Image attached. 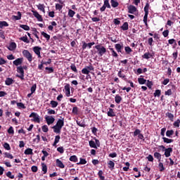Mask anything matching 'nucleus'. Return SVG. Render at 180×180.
I'll list each match as a JSON object with an SVG mask.
<instances>
[{
  "label": "nucleus",
  "mask_w": 180,
  "mask_h": 180,
  "mask_svg": "<svg viewBox=\"0 0 180 180\" xmlns=\"http://www.w3.org/2000/svg\"><path fill=\"white\" fill-rule=\"evenodd\" d=\"M65 94L66 96H68V97L71 96V90H70V84H67L65 86Z\"/></svg>",
  "instance_id": "nucleus-13"
},
{
  "label": "nucleus",
  "mask_w": 180,
  "mask_h": 180,
  "mask_svg": "<svg viewBox=\"0 0 180 180\" xmlns=\"http://www.w3.org/2000/svg\"><path fill=\"white\" fill-rule=\"evenodd\" d=\"M109 49L112 53V57H119V55H117V53L115 51V49L113 48H109Z\"/></svg>",
  "instance_id": "nucleus-44"
},
{
  "label": "nucleus",
  "mask_w": 180,
  "mask_h": 180,
  "mask_svg": "<svg viewBox=\"0 0 180 180\" xmlns=\"http://www.w3.org/2000/svg\"><path fill=\"white\" fill-rule=\"evenodd\" d=\"M138 82L140 84V85H144L146 82H147V80L143 77L138 78Z\"/></svg>",
  "instance_id": "nucleus-30"
},
{
  "label": "nucleus",
  "mask_w": 180,
  "mask_h": 180,
  "mask_svg": "<svg viewBox=\"0 0 180 180\" xmlns=\"http://www.w3.org/2000/svg\"><path fill=\"white\" fill-rule=\"evenodd\" d=\"M115 49L117 50V53H122V50H123V44H116L115 45Z\"/></svg>",
  "instance_id": "nucleus-15"
},
{
  "label": "nucleus",
  "mask_w": 180,
  "mask_h": 180,
  "mask_svg": "<svg viewBox=\"0 0 180 180\" xmlns=\"http://www.w3.org/2000/svg\"><path fill=\"white\" fill-rule=\"evenodd\" d=\"M122 96H120L119 94H117L115 97V101L116 103L119 104L120 102H122Z\"/></svg>",
  "instance_id": "nucleus-28"
},
{
  "label": "nucleus",
  "mask_w": 180,
  "mask_h": 180,
  "mask_svg": "<svg viewBox=\"0 0 180 180\" xmlns=\"http://www.w3.org/2000/svg\"><path fill=\"white\" fill-rule=\"evenodd\" d=\"M121 29L122 30H124V32L126 30H129V22H124L122 26H121Z\"/></svg>",
  "instance_id": "nucleus-23"
},
{
  "label": "nucleus",
  "mask_w": 180,
  "mask_h": 180,
  "mask_svg": "<svg viewBox=\"0 0 180 180\" xmlns=\"http://www.w3.org/2000/svg\"><path fill=\"white\" fill-rule=\"evenodd\" d=\"M41 167L43 174H47V165H46L45 163H41Z\"/></svg>",
  "instance_id": "nucleus-34"
},
{
  "label": "nucleus",
  "mask_w": 180,
  "mask_h": 180,
  "mask_svg": "<svg viewBox=\"0 0 180 180\" xmlns=\"http://www.w3.org/2000/svg\"><path fill=\"white\" fill-rule=\"evenodd\" d=\"M74 15H75V11L70 9L68 11V15L70 16V18H74Z\"/></svg>",
  "instance_id": "nucleus-55"
},
{
  "label": "nucleus",
  "mask_w": 180,
  "mask_h": 180,
  "mask_svg": "<svg viewBox=\"0 0 180 180\" xmlns=\"http://www.w3.org/2000/svg\"><path fill=\"white\" fill-rule=\"evenodd\" d=\"M169 34V30H165L163 32H162V35L165 37H168V35Z\"/></svg>",
  "instance_id": "nucleus-64"
},
{
  "label": "nucleus",
  "mask_w": 180,
  "mask_h": 180,
  "mask_svg": "<svg viewBox=\"0 0 180 180\" xmlns=\"http://www.w3.org/2000/svg\"><path fill=\"white\" fill-rule=\"evenodd\" d=\"M128 13H131V15H139V10L134 5H129L128 6Z\"/></svg>",
  "instance_id": "nucleus-6"
},
{
  "label": "nucleus",
  "mask_w": 180,
  "mask_h": 180,
  "mask_svg": "<svg viewBox=\"0 0 180 180\" xmlns=\"http://www.w3.org/2000/svg\"><path fill=\"white\" fill-rule=\"evenodd\" d=\"M141 133V131L139 129H136L134 131V137H136V136H139Z\"/></svg>",
  "instance_id": "nucleus-60"
},
{
  "label": "nucleus",
  "mask_w": 180,
  "mask_h": 180,
  "mask_svg": "<svg viewBox=\"0 0 180 180\" xmlns=\"http://www.w3.org/2000/svg\"><path fill=\"white\" fill-rule=\"evenodd\" d=\"M24 153L25 155H33V149L28 148L25 150Z\"/></svg>",
  "instance_id": "nucleus-22"
},
{
  "label": "nucleus",
  "mask_w": 180,
  "mask_h": 180,
  "mask_svg": "<svg viewBox=\"0 0 180 180\" xmlns=\"http://www.w3.org/2000/svg\"><path fill=\"white\" fill-rule=\"evenodd\" d=\"M8 49L10 51H13L14 50H16V43L11 42L9 46H8Z\"/></svg>",
  "instance_id": "nucleus-16"
},
{
  "label": "nucleus",
  "mask_w": 180,
  "mask_h": 180,
  "mask_svg": "<svg viewBox=\"0 0 180 180\" xmlns=\"http://www.w3.org/2000/svg\"><path fill=\"white\" fill-rule=\"evenodd\" d=\"M17 72L20 75H16L17 78H20L22 81L25 79V70H23V68L22 66L17 68Z\"/></svg>",
  "instance_id": "nucleus-5"
},
{
  "label": "nucleus",
  "mask_w": 180,
  "mask_h": 180,
  "mask_svg": "<svg viewBox=\"0 0 180 180\" xmlns=\"http://www.w3.org/2000/svg\"><path fill=\"white\" fill-rule=\"evenodd\" d=\"M17 15H13V19L15 20H20V19H22V13H20V11H18Z\"/></svg>",
  "instance_id": "nucleus-24"
},
{
  "label": "nucleus",
  "mask_w": 180,
  "mask_h": 180,
  "mask_svg": "<svg viewBox=\"0 0 180 180\" xmlns=\"http://www.w3.org/2000/svg\"><path fill=\"white\" fill-rule=\"evenodd\" d=\"M45 120L49 126H50V124H53V123H54V122H56V119L53 116H47L46 115L45 117Z\"/></svg>",
  "instance_id": "nucleus-10"
},
{
  "label": "nucleus",
  "mask_w": 180,
  "mask_h": 180,
  "mask_svg": "<svg viewBox=\"0 0 180 180\" xmlns=\"http://www.w3.org/2000/svg\"><path fill=\"white\" fill-rule=\"evenodd\" d=\"M45 70H46L48 71V74H51V73L54 72V69H53V68L46 67L45 68Z\"/></svg>",
  "instance_id": "nucleus-61"
},
{
  "label": "nucleus",
  "mask_w": 180,
  "mask_h": 180,
  "mask_svg": "<svg viewBox=\"0 0 180 180\" xmlns=\"http://www.w3.org/2000/svg\"><path fill=\"white\" fill-rule=\"evenodd\" d=\"M153 43H154V39H153V37H150L148 39V44L150 46L153 47V46H154V44H153Z\"/></svg>",
  "instance_id": "nucleus-47"
},
{
  "label": "nucleus",
  "mask_w": 180,
  "mask_h": 180,
  "mask_svg": "<svg viewBox=\"0 0 180 180\" xmlns=\"http://www.w3.org/2000/svg\"><path fill=\"white\" fill-rule=\"evenodd\" d=\"M64 126V118L59 119L56 124L52 127V129H53V132L56 133V134H60L61 133V129H63V127Z\"/></svg>",
  "instance_id": "nucleus-1"
},
{
  "label": "nucleus",
  "mask_w": 180,
  "mask_h": 180,
  "mask_svg": "<svg viewBox=\"0 0 180 180\" xmlns=\"http://www.w3.org/2000/svg\"><path fill=\"white\" fill-rule=\"evenodd\" d=\"M20 40H21V41H24V43H30L29 39H27V36H25L22 37L20 38Z\"/></svg>",
  "instance_id": "nucleus-50"
},
{
  "label": "nucleus",
  "mask_w": 180,
  "mask_h": 180,
  "mask_svg": "<svg viewBox=\"0 0 180 180\" xmlns=\"http://www.w3.org/2000/svg\"><path fill=\"white\" fill-rule=\"evenodd\" d=\"M118 77L120 78H122V79H124V81H127V79L126 78V75L122 72V70H120L118 72Z\"/></svg>",
  "instance_id": "nucleus-33"
},
{
  "label": "nucleus",
  "mask_w": 180,
  "mask_h": 180,
  "mask_svg": "<svg viewBox=\"0 0 180 180\" xmlns=\"http://www.w3.org/2000/svg\"><path fill=\"white\" fill-rule=\"evenodd\" d=\"M32 12L34 18H37L39 22H43V17H41V15L39 14V12L37 11H32Z\"/></svg>",
  "instance_id": "nucleus-12"
},
{
  "label": "nucleus",
  "mask_w": 180,
  "mask_h": 180,
  "mask_svg": "<svg viewBox=\"0 0 180 180\" xmlns=\"http://www.w3.org/2000/svg\"><path fill=\"white\" fill-rule=\"evenodd\" d=\"M158 167L160 172H162V171H165V167H164V164L162 162H159Z\"/></svg>",
  "instance_id": "nucleus-46"
},
{
  "label": "nucleus",
  "mask_w": 180,
  "mask_h": 180,
  "mask_svg": "<svg viewBox=\"0 0 180 180\" xmlns=\"http://www.w3.org/2000/svg\"><path fill=\"white\" fill-rule=\"evenodd\" d=\"M164 143H166V144H171V143H174V139H168L167 137H162V138Z\"/></svg>",
  "instance_id": "nucleus-21"
},
{
  "label": "nucleus",
  "mask_w": 180,
  "mask_h": 180,
  "mask_svg": "<svg viewBox=\"0 0 180 180\" xmlns=\"http://www.w3.org/2000/svg\"><path fill=\"white\" fill-rule=\"evenodd\" d=\"M82 44H83L82 46V50H85L86 47H89V49H92V46L95 45V43L94 41L88 44H86V42L85 41H83Z\"/></svg>",
  "instance_id": "nucleus-11"
},
{
  "label": "nucleus",
  "mask_w": 180,
  "mask_h": 180,
  "mask_svg": "<svg viewBox=\"0 0 180 180\" xmlns=\"http://www.w3.org/2000/svg\"><path fill=\"white\" fill-rule=\"evenodd\" d=\"M23 56L27 58L29 63H32L33 61V56H32V53L28 50H24L22 51Z\"/></svg>",
  "instance_id": "nucleus-7"
},
{
  "label": "nucleus",
  "mask_w": 180,
  "mask_h": 180,
  "mask_svg": "<svg viewBox=\"0 0 180 180\" xmlns=\"http://www.w3.org/2000/svg\"><path fill=\"white\" fill-rule=\"evenodd\" d=\"M148 9H150V4L146 3L144 7L145 15L143 16V23L146 27H148V24L147 23V19L148 18Z\"/></svg>",
  "instance_id": "nucleus-2"
},
{
  "label": "nucleus",
  "mask_w": 180,
  "mask_h": 180,
  "mask_svg": "<svg viewBox=\"0 0 180 180\" xmlns=\"http://www.w3.org/2000/svg\"><path fill=\"white\" fill-rule=\"evenodd\" d=\"M37 88V85H36V84H33L30 89L31 93L34 94V92H36Z\"/></svg>",
  "instance_id": "nucleus-52"
},
{
  "label": "nucleus",
  "mask_w": 180,
  "mask_h": 180,
  "mask_svg": "<svg viewBox=\"0 0 180 180\" xmlns=\"http://www.w3.org/2000/svg\"><path fill=\"white\" fill-rule=\"evenodd\" d=\"M94 48L97 50V53L99 57H102V56L106 53V48L101 44L95 46Z\"/></svg>",
  "instance_id": "nucleus-3"
},
{
  "label": "nucleus",
  "mask_w": 180,
  "mask_h": 180,
  "mask_svg": "<svg viewBox=\"0 0 180 180\" xmlns=\"http://www.w3.org/2000/svg\"><path fill=\"white\" fill-rule=\"evenodd\" d=\"M103 5L105 8H108V9H110V4H109V0H105Z\"/></svg>",
  "instance_id": "nucleus-56"
},
{
  "label": "nucleus",
  "mask_w": 180,
  "mask_h": 180,
  "mask_svg": "<svg viewBox=\"0 0 180 180\" xmlns=\"http://www.w3.org/2000/svg\"><path fill=\"white\" fill-rule=\"evenodd\" d=\"M13 82H15V80H13V79L11 78V77L6 78V81H5V84L8 86H9L10 85H12V84H13Z\"/></svg>",
  "instance_id": "nucleus-17"
},
{
  "label": "nucleus",
  "mask_w": 180,
  "mask_h": 180,
  "mask_svg": "<svg viewBox=\"0 0 180 180\" xmlns=\"http://www.w3.org/2000/svg\"><path fill=\"white\" fill-rule=\"evenodd\" d=\"M173 126H174V127H179V126H180V120H179V119L176 120V121H175V122L173 123Z\"/></svg>",
  "instance_id": "nucleus-54"
},
{
  "label": "nucleus",
  "mask_w": 180,
  "mask_h": 180,
  "mask_svg": "<svg viewBox=\"0 0 180 180\" xmlns=\"http://www.w3.org/2000/svg\"><path fill=\"white\" fill-rule=\"evenodd\" d=\"M4 148L6 150H11V145H9V143H5L4 144Z\"/></svg>",
  "instance_id": "nucleus-62"
},
{
  "label": "nucleus",
  "mask_w": 180,
  "mask_h": 180,
  "mask_svg": "<svg viewBox=\"0 0 180 180\" xmlns=\"http://www.w3.org/2000/svg\"><path fill=\"white\" fill-rule=\"evenodd\" d=\"M51 108H57V106H58V102L56 101H51L50 103Z\"/></svg>",
  "instance_id": "nucleus-43"
},
{
  "label": "nucleus",
  "mask_w": 180,
  "mask_h": 180,
  "mask_svg": "<svg viewBox=\"0 0 180 180\" xmlns=\"http://www.w3.org/2000/svg\"><path fill=\"white\" fill-rule=\"evenodd\" d=\"M98 178H100L101 180H105V176H103V172L102 170H100L98 172Z\"/></svg>",
  "instance_id": "nucleus-38"
},
{
  "label": "nucleus",
  "mask_w": 180,
  "mask_h": 180,
  "mask_svg": "<svg viewBox=\"0 0 180 180\" xmlns=\"http://www.w3.org/2000/svg\"><path fill=\"white\" fill-rule=\"evenodd\" d=\"M107 115L109 116V117H115V116H116V113H115L112 108H109V111L108 112Z\"/></svg>",
  "instance_id": "nucleus-20"
},
{
  "label": "nucleus",
  "mask_w": 180,
  "mask_h": 180,
  "mask_svg": "<svg viewBox=\"0 0 180 180\" xmlns=\"http://www.w3.org/2000/svg\"><path fill=\"white\" fill-rule=\"evenodd\" d=\"M41 36H43L44 37L46 38L47 41H49V40H50V34H49L44 32H41Z\"/></svg>",
  "instance_id": "nucleus-36"
},
{
  "label": "nucleus",
  "mask_w": 180,
  "mask_h": 180,
  "mask_svg": "<svg viewBox=\"0 0 180 180\" xmlns=\"http://www.w3.org/2000/svg\"><path fill=\"white\" fill-rule=\"evenodd\" d=\"M79 160H80L79 162L77 163V165H85V164H86V160L82 158H80Z\"/></svg>",
  "instance_id": "nucleus-40"
},
{
  "label": "nucleus",
  "mask_w": 180,
  "mask_h": 180,
  "mask_svg": "<svg viewBox=\"0 0 180 180\" xmlns=\"http://www.w3.org/2000/svg\"><path fill=\"white\" fill-rule=\"evenodd\" d=\"M153 95H154L155 97H157V96L160 97V96H161V90H160V89L155 90V91L153 94Z\"/></svg>",
  "instance_id": "nucleus-49"
},
{
  "label": "nucleus",
  "mask_w": 180,
  "mask_h": 180,
  "mask_svg": "<svg viewBox=\"0 0 180 180\" xmlns=\"http://www.w3.org/2000/svg\"><path fill=\"white\" fill-rule=\"evenodd\" d=\"M108 165L109 169H110L111 171H113V169H115V162L113 161L112 160L108 161Z\"/></svg>",
  "instance_id": "nucleus-19"
},
{
  "label": "nucleus",
  "mask_w": 180,
  "mask_h": 180,
  "mask_svg": "<svg viewBox=\"0 0 180 180\" xmlns=\"http://www.w3.org/2000/svg\"><path fill=\"white\" fill-rule=\"evenodd\" d=\"M159 148H162V151H165V156L166 158H168V157H171V153H172L173 149L172 148H166L164 145L159 146Z\"/></svg>",
  "instance_id": "nucleus-4"
},
{
  "label": "nucleus",
  "mask_w": 180,
  "mask_h": 180,
  "mask_svg": "<svg viewBox=\"0 0 180 180\" xmlns=\"http://www.w3.org/2000/svg\"><path fill=\"white\" fill-rule=\"evenodd\" d=\"M20 27H21V29H23V30H26V31L30 30V27L26 25H20Z\"/></svg>",
  "instance_id": "nucleus-45"
},
{
  "label": "nucleus",
  "mask_w": 180,
  "mask_h": 180,
  "mask_svg": "<svg viewBox=\"0 0 180 180\" xmlns=\"http://www.w3.org/2000/svg\"><path fill=\"white\" fill-rule=\"evenodd\" d=\"M56 167H58L59 168H65V165H64V163L60 159L56 160Z\"/></svg>",
  "instance_id": "nucleus-18"
},
{
  "label": "nucleus",
  "mask_w": 180,
  "mask_h": 180,
  "mask_svg": "<svg viewBox=\"0 0 180 180\" xmlns=\"http://www.w3.org/2000/svg\"><path fill=\"white\" fill-rule=\"evenodd\" d=\"M124 51L126 54H130L133 51V50L131 49V48H130V46H125Z\"/></svg>",
  "instance_id": "nucleus-39"
},
{
  "label": "nucleus",
  "mask_w": 180,
  "mask_h": 180,
  "mask_svg": "<svg viewBox=\"0 0 180 180\" xmlns=\"http://www.w3.org/2000/svg\"><path fill=\"white\" fill-rule=\"evenodd\" d=\"M7 131H8V134H15V131L13 130V127H10Z\"/></svg>",
  "instance_id": "nucleus-58"
},
{
  "label": "nucleus",
  "mask_w": 180,
  "mask_h": 180,
  "mask_svg": "<svg viewBox=\"0 0 180 180\" xmlns=\"http://www.w3.org/2000/svg\"><path fill=\"white\" fill-rule=\"evenodd\" d=\"M154 157L155 158H156V160H158V162H160V161H161V153H158V152H155L154 153Z\"/></svg>",
  "instance_id": "nucleus-31"
},
{
  "label": "nucleus",
  "mask_w": 180,
  "mask_h": 180,
  "mask_svg": "<svg viewBox=\"0 0 180 180\" xmlns=\"http://www.w3.org/2000/svg\"><path fill=\"white\" fill-rule=\"evenodd\" d=\"M89 144L91 148H98V146H96V143L94 141H89Z\"/></svg>",
  "instance_id": "nucleus-35"
},
{
  "label": "nucleus",
  "mask_w": 180,
  "mask_h": 180,
  "mask_svg": "<svg viewBox=\"0 0 180 180\" xmlns=\"http://www.w3.org/2000/svg\"><path fill=\"white\" fill-rule=\"evenodd\" d=\"M69 160L72 162H78V158L77 157V155H72V156H70Z\"/></svg>",
  "instance_id": "nucleus-32"
},
{
  "label": "nucleus",
  "mask_w": 180,
  "mask_h": 180,
  "mask_svg": "<svg viewBox=\"0 0 180 180\" xmlns=\"http://www.w3.org/2000/svg\"><path fill=\"white\" fill-rule=\"evenodd\" d=\"M153 57V55L150 53V52L145 53L143 56L142 58H145L146 60H148L149 58H151Z\"/></svg>",
  "instance_id": "nucleus-26"
},
{
  "label": "nucleus",
  "mask_w": 180,
  "mask_h": 180,
  "mask_svg": "<svg viewBox=\"0 0 180 180\" xmlns=\"http://www.w3.org/2000/svg\"><path fill=\"white\" fill-rule=\"evenodd\" d=\"M72 113H73V115H78V107H73Z\"/></svg>",
  "instance_id": "nucleus-57"
},
{
  "label": "nucleus",
  "mask_w": 180,
  "mask_h": 180,
  "mask_svg": "<svg viewBox=\"0 0 180 180\" xmlns=\"http://www.w3.org/2000/svg\"><path fill=\"white\" fill-rule=\"evenodd\" d=\"M29 117H33V120H32V122L40 123V116H39L37 112H32Z\"/></svg>",
  "instance_id": "nucleus-8"
},
{
  "label": "nucleus",
  "mask_w": 180,
  "mask_h": 180,
  "mask_svg": "<svg viewBox=\"0 0 180 180\" xmlns=\"http://www.w3.org/2000/svg\"><path fill=\"white\" fill-rule=\"evenodd\" d=\"M22 63H23V58H18L13 62V64L18 67V65H20Z\"/></svg>",
  "instance_id": "nucleus-14"
},
{
  "label": "nucleus",
  "mask_w": 180,
  "mask_h": 180,
  "mask_svg": "<svg viewBox=\"0 0 180 180\" xmlns=\"http://www.w3.org/2000/svg\"><path fill=\"white\" fill-rule=\"evenodd\" d=\"M82 74H84L85 75H88L89 74V70H88L86 67L82 70Z\"/></svg>",
  "instance_id": "nucleus-51"
},
{
  "label": "nucleus",
  "mask_w": 180,
  "mask_h": 180,
  "mask_svg": "<svg viewBox=\"0 0 180 180\" xmlns=\"http://www.w3.org/2000/svg\"><path fill=\"white\" fill-rule=\"evenodd\" d=\"M166 136L167 137H171L172 136H174V130H167L166 131Z\"/></svg>",
  "instance_id": "nucleus-42"
},
{
  "label": "nucleus",
  "mask_w": 180,
  "mask_h": 180,
  "mask_svg": "<svg viewBox=\"0 0 180 180\" xmlns=\"http://www.w3.org/2000/svg\"><path fill=\"white\" fill-rule=\"evenodd\" d=\"M166 117H168L171 120V122H174V114L167 112L166 114Z\"/></svg>",
  "instance_id": "nucleus-27"
},
{
  "label": "nucleus",
  "mask_w": 180,
  "mask_h": 180,
  "mask_svg": "<svg viewBox=\"0 0 180 180\" xmlns=\"http://www.w3.org/2000/svg\"><path fill=\"white\" fill-rule=\"evenodd\" d=\"M37 7L38 8V9L39 11H44V4H39V5L37 6Z\"/></svg>",
  "instance_id": "nucleus-63"
},
{
  "label": "nucleus",
  "mask_w": 180,
  "mask_h": 180,
  "mask_svg": "<svg viewBox=\"0 0 180 180\" xmlns=\"http://www.w3.org/2000/svg\"><path fill=\"white\" fill-rule=\"evenodd\" d=\"M172 91H176V86L174 84L171 85V89L166 91L165 92V95L166 96H171V95H172Z\"/></svg>",
  "instance_id": "nucleus-9"
},
{
  "label": "nucleus",
  "mask_w": 180,
  "mask_h": 180,
  "mask_svg": "<svg viewBox=\"0 0 180 180\" xmlns=\"http://www.w3.org/2000/svg\"><path fill=\"white\" fill-rule=\"evenodd\" d=\"M110 4L112 8H117V6H119V2H117L116 0H110Z\"/></svg>",
  "instance_id": "nucleus-29"
},
{
  "label": "nucleus",
  "mask_w": 180,
  "mask_h": 180,
  "mask_svg": "<svg viewBox=\"0 0 180 180\" xmlns=\"http://www.w3.org/2000/svg\"><path fill=\"white\" fill-rule=\"evenodd\" d=\"M41 129L44 133H47V131H49V127H47V125H43Z\"/></svg>",
  "instance_id": "nucleus-59"
},
{
  "label": "nucleus",
  "mask_w": 180,
  "mask_h": 180,
  "mask_svg": "<svg viewBox=\"0 0 180 180\" xmlns=\"http://www.w3.org/2000/svg\"><path fill=\"white\" fill-rule=\"evenodd\" d=\"M4 155L6 158H10V160H13V155L12 154H11L10 153H4Z\"/></svg>",
  "instance_id": "nucleus-41"
},
{
  "label": "nucleus",
  "mask_w": 180,
  "mask_h": 180,
  "mask_svg": "<svg viewBox=\"0 0 180 180\" xmlns=\"http://www.w3.org/2000/svg\"><path fill=\"white\" fill-rule=\"evenodd\" d=\"M34 53H35V54H39L40 53V51H41V47H39V46H34L33 49H32Z\"/></svg>",
  "instance_id": "nucleus-25"
},
{
  "label": "nucleus",
  "mask_w": 180,
  "mask_h": 180,
  "mask_svg": "<svg viewBox=\"0 0 180 180\" xmlns=\"http://www.w3.org/2000/svg\"><path fill=\"white\" fill-rule=\"evenodd\" d=\"M70 70H72L73 72H75V74H78V70H77V66H75V64H72L70 65Z\"/></svg>",
  "instance_id": "nucleus-37"
},
{
  "label": "nucleus",
  "mask_w": 180,
  "mask_h": 180,
  "mask_svg": "<svg viewBox=\"0 0 180 180\" xmlns=\"http://www.w3.org/2000/svg\"><path fill=\"white\" fill-rule=\"evenodd\" d=\"M6 175L8 178H10V179H15V175H13L11 172H8Z\"/></svg>",
  "instance_id": "nucleus-48"
},
{
  "label": "nucleus",
  "mask_w": 180,
  "mask_h": 180,
  "mask_svg": "<svg viewBox=\"0 0 180 180\" xmlns=\"http://www.w3.org/2000/svg\"><path fill=\"white\" fill-rule=\"evenodd\" d=\"M55 8L56 11H61V9H63V4H56Z\"/></svg>",
  "instance_id": "nucleus-53"
}]
</instances>
